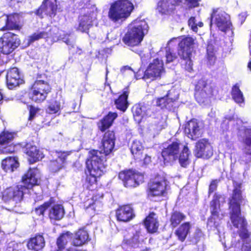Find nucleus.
Wrapping results in <instances>:
<instances>
[{
	"instance_id": "obj_1",
	"label": "nucleus",
	"mask_w": 251,
	"mask_h": 251,
	"mask_svg": "<svg viewBox=\"0 0 251 251\" xmlns=\"http://www.w3.org/2000/svg\"><path fill=\"white\" fill-rule=\"evenodd\" d=\"M39 175V171L36 168H30L23 176L22 184L14 187L7 189L3 193L2 199L5 202H20L23 198L26 190L37 185Z\"/></svg>"
},
{
	"instance_id": "obj_2",
	"label": "nucleus",
	"mask_w": 251,
	"mask_h": 251,
	"mask_svg": "<svg viewBox=\"0 0 251 251\" xmlns=\"http://www.w3.org/2000/svg\"><path fill=\"white\" fill-rule=\"evenodd\" d=\"M148 27L146 21L136 19L128 26V31L123 38V42L128 46L139 45L147 32Z\"/></svg>"
},
{
	"instance_id": "obj_3",
	"label": "nucleus",
	"mask_w": 251,
	"mask_h": 251,
	"mask_svg": "<svg viewBox=\"0 0 251 251\" xmlns=\"http://www.w3.org/2000/svg\"><path fill=\"white\" fill-rule=\"evenodd\" d=\"M133 9V4L128 0H118L111 4L108 16L116 23L126 19Z\"/></svg>"
},
{
	"instance_id": "obj_4",
	"label": "nucleus",
	"mask_w": 251,
	"mask_h": 251,
	"mask_svg": "<svg viewBox=\"0 0 251 251\" xmlns=\"http://www.w3.org/2000/svg\"><path fill=\"white\" fill-rule=\"evenodd\" d=\"M106 156L101 151H90L86 162L90 174L95 176H102L106 166Z\"/></svg>"
},
{
	"instance_id": "obj_5",
	"label": "nucleus",
	"mask_w": 251,
	"mask_h": 251,
	"mask_svg": "<svg viewBox=\"0 0 251 251\" xmlns=\"http://www.w3.org/2000/svg\"><path fill=\"white\" fill-rule=\"evenodd\" d=\"M210 210L211 216L208 218L207 227L209 230H217L218 234L223 231L222 220L224 217L220 208L219 201L217 197H214L210 202Z\"/></svg>"
},
{
	"instance_id": "obj_6",
	"label": "nucleus",
	"mask_w": 251,
	"mask_h": 251,
	"mask_svg": "<svg viewBox=\"0 0 251 251\" xmlns=\"http://www.w3.org/2000/svg\"><path fill=\"white\" fill-rule=\"evenodd\" d=\"M195 39L191 37H185L179 41L178 43V54L185 61V68L189 71L192 70V63L191 57Z\"/></svg>"
},
{
	"instance_id": "obj_7",
	"label": "nucleus",
	"mask_w": 251,
	"mask_h": 251,
	"mask_svg": "<svg viewBox=\"0 0 251 251\" xmlns=\"http://www.w3.org/2000/svg\"><path fill=\"white\" fill-rule=\"evenodd\" d=\"M20 44L18 36L12 32H7L0 38V51L3 54L12 52Z\"/></svg>"
},
{
	"instance_id": "obj_8",
	"label": "nucleus",
	"mask_w": 251,
	"mask_h": 251,
	"mask_svg": "<svg viewBox=\"0 0 251 251\" xmlns=\"http://www.w3.org/2000/svg\"><path fill=\"white\" fill-rule=\"evenodd\" d=\"M212 24H215L222 31L226 32L231 25L230 16L219 9L214 10L211 15L210 26Z\"/></svg>"
},
{
	"instance_id": "obj_9",
	"label": "nucleus",
	"mask_w": 251,
	"mask_h": 251,
	"mask_svg": "<svg viewBox=\"0 0 251 251\" xmlns=\"http://www.w3.org/2000/svg\"><path fill=\"white\" fill-rule=\"evenodd\" d=\"M92 10L84 9L85 12L81 13L78 17V25L76 26V29L81 32L88 33L89 29L93 26L96 19L97 12Z\"/></svg>"
},
{
	"instance_id": "obj_10",
	"label": "nucleus",
	"mask_w": 251,
	"mask_h": 251,
	"mask_svg": "<svg viewBox=\"0 0 251 251\" xmlns=\"http://www.w3.org/2000/svg\"><path fill=\"white\" fill-rule=\"evenodd\" d=\"M119 177L126 187H135L144 181L142 174L131 170L120 172Z\"/></svg>"
},
{
	"instance_id": "obj_11",
	"label": "nucleus",
	"mask_w": 251,
	"mask_h": 251,
	"mask_svg": "<svg viewBox=\"0 0 251 251\" xmlns=\"http://www.w3.org/2000/svg\"><path fill=\"white\" fill-rule=\"evenodd\" d=\"M211 87L207 84L205 79H199L195 86V97L200 104L204 103L208 97L213 95Z\"/></svg>"
},
{
	"instance_id": "obj_12",
	"label": "nucleus",
	"mask_w": 251,
	"mask_h": 251,
	"mask_svg": "<svg viewBox=\"0 0 251 251\" xmlns=\"http://www.w3.org/2000/svg\"><path fill=\"white\" fill-rule=\"evenodd\" d=\"M71 153V151H56L54 153L55 158L50 161L49 165L50 170L52 172L57 173L65 168L66 160Z\"/></svg>"
},
{
	"instance_id": "obj_13",
	"label": "nucleus",
	"mask_w": 251,
	"mask_h": 251,
	"mask_svg": "<svg viewBox=\"0 0 251 251\" xmlns=\"http://www.w3.org/2000/svg\"><path fill=\"white\" fill-rule=\"evenodd\" d=\"M241 191L240 188H236L233 193L232 199L229 203L230 220L232 221L234 225H237L236 218L238 215H240V203L242 201Z\"/></svg>"
},
{
	"instance_id": "obj_14",
	"label": "nucleus",
	"mask_w": 251,
	"mask_h": 251,
	"mask_svg": "<svg viewBox=\"0 0 251 251\" xmlns=\"http://www.w3.org/2000/svg\"><path fill=\"white\" fill-rule=\"evenodd\" d=\"M183 147V144L179 141L174 142L167 148H164L162 151V156L166 162H171L178 158L180 150Z\"/></svg>"
},
{
	"instance_id": "obj_15",
	"label": "nucleus",
	"mask_w": 251,
	"mask_h": 251,
	"mask_svg": "<svg viewBox=\"0 0 251 251\" xmlns=\"http://www.w3.org/2000/svg\"><path fill=\"white\" fill-rule=\"evenodd\" d=\"M14 138V133L3 131L0 134V154L15 151V146L12 143Z\"/></svg>"
},
{
	"instance_id": "obj_16",
	"label": "nucleus",
	"mask_w": 251,
	"mask_h": 251,
	"mask_svg": "<svg viewBox=\"0 0 251 251\" xmlns=\"http://www.w3.org/2000/svg\"><path fill=\"white\" fill-rule=\"evenodd\" d=\"M194 153L197 157L208 158L213 154L212 147L207 140L201 139L196 143Z\"/></svg>"
},
{
	"instance_id": "obj_17",
	"label": "nucleus",
	"mask_w": 251,
	"mask_h": 251,
	"mask_svg": "<svg viewBox=\"0 0 251 251\" xmlns=\"http://www.w3.org/2000/svg\"><path fill=\"white\" fill-rule=\"evenodd\" d=\"M163 60H159L158 59H154L145 72L144 76L141 78H145V76L148 78L160 77L163 72Z\"/></svg>"
},
{
	"instance_id": "obj_18",
	"label": "nucleus",
	"mask_w": 251,
	"mask_h": 251,
	"mask_svg": "<svg viewBox=\"0 0 251 251\" xmlns=\"http://www.w3.org/2000/svg\"><path fill=\"white\" fill-rule=\"evenodd\" d=\"M56 9V0H44L36 14L41 17H43V14L52 17L55 16Z\"/></svg>"
},
{
	"instance_id": "obj_19",
	"label": "nucleus",
	"mask_w": 251,
	"mask_h": 251,
	"mask_svg": "<svg viewBox=\"0 0 251 251\" xmlns=\"http://www.w3.org/2000/svg\"><path fill=\"white\" fill-rule=\"evenodd\" d=\"M19 15L17 14L8 16L3 14L0 18V22H3L5 26L2 27L1 29L20 30L21 25L19 24Z\"/></svg>"
},
{
	"instance_id": "obj_20",
	"label": "nucleus",
	"mask_w": 251,
	"mask_h": 251,
	"mask_svg": "<svg viewBox=\"0 0 251 251\" xmlns=\"http://www.w3.org/2000/svg\"><path fill=\"white\" fill-rule=\"evenodd\" d=\"M184 130L188 137L193 140L198 138L202 133L199 123L195 119L191 120L187 123Z\"/></svg>"
},
{
	"instance_id": "obj_21",
	"label": "nucleus",
	"mask_w": 251,
	"mask_h": 251,
	"mask_svg": "<svg viewBox=\"0 0 251 251\" xmlns=\"http://www.w3.org/2000/svg\"><path fill=\"white\" fill-rule=\"evenodd\" d=\"M166 182L164 179L160 181H155L149 184V197L159 196L165 193Z\"/></svg>"
},
{
	"instance_id": "obj_22",
	"label": "nucleus",
	"mask_w": 251,
	"mask_h": 251,
	"mask_svg": "<svg viewBox=\"0 0 251 251\" xmlns=\"http://www.w3.org/2000/svg\"><path fill=\"white\" fill-rule=\"evenodd\" d=\"M115 134L113 131L106 132L102 140V147L103 153L105 156L108 155L113 150L115 145Z\"/></svg>"
},
{
	"instance_id": "obj_23",
	"label": "nucleus",
	"mask_w": 251,
	"mask_h": 251,
	"mask_svg": "<svg viewBox=\"0 0 251 251\" xmlns=\"http://www.w3.org/2000/svg\"><path fill=\"white\" fill-rule=\"evenodd\" d=\"M116 215L118 221L127 222L134 217L133 209L129 205L120 206L116 212Z\"/></svg>"
},
{
	"instance_id": "obj_24",
	"label": "nucleus",
	"mask_w": 251,
	"mask_h": 251,
	"mask_svg": "<svg viewBox=\"0 0 251 251\" xmlns=\"http://www.w3.org/2000/svg\"><path fill=\"white\" fill-rule=\"evenodd\" d=\"M132 110L134 119L138 123H140L144 117L150 115V106L145 104H136L133 106Z\"/></svg>"
},
{
	"instance_id": "obj_25",
	"label": "nucleus",
	"mask_w": 251,
	"mask_h": 251,
	"mask_svg": "<svg viewBox=\"0 0 251 251\" xmlns=\"http://www.w3.org/2000/svg\"><path fill=\"white\" fill-rule=\"evenodd\" d=\"M181 2V0H163L158 3L157 10L162 14H169L174 9L175 6Z\"/></svg>"
},
{
	"instance_id": "obj_26",
	"label": "nucleus",
	"mask_w": 251,
	"mask_h": 251,
	"mask_svg": "<svg viewBox=\"0 0 251 251\" xmlns=\"http://www.w3.org/2000/svg\"><path fill=\"white\" fill-rule=\"evenodd\" d=\"M57 31V28L54 27L50 29L49 31H37L28 37V43H32L42 38H52L55 39L58 36H56L55 31Z\"/></svg>"
},
{
	"instance_id": "obj_27",
	"label": "nucleus",
	"mask_w": 251,
	"mask_h": 251,
	"mask_svg": "<svg viewBox=\"0 0 251 251\" xmlns=\"http://www.w3.org/2000/svg\"><path fill=\"white\" fill-rule=\"evenodd\" d=\"M25 152L31 158L29 159L30 163L41 160L44 156L42 151L37 149L36 146L28 144L26 146Z\"/></svg>"
},
{
	"instance_id": "obj_28",
	"label": "nucleus",
	"mask_w": 251,
	"mask_h": 251,
	"mask_svg": "<svg viewBox=\"0 0 251 251\" xmlns=\"http://www.w3.org/2000/svg\"><path fill=\"white\" fill-rule=\"evenodd\" d=\"M177 99L178 95L172 97L171 96V91H169L165 96L157 99L156 104L161 108H166L169 110H171L173 106L174 102Z\"/></svg>"
},
{
	"instance_id": "obj_29",
	"label": "nucleus",
	"mask_w": 251,
	"mask_h": 251,
	"mask_svg": "<svg viewBox=\"0 0 251 251\" xmlns=\"http://www.w3.org/2000/svg\"><path fill=\"white\" fill-rule=\"evenodd\" d=\"M144 225L149 232L154 233L157 231L159 223L154 213H151L146 217L144 220Z\"/></svg>"
},
{
	"instance_id": "obj_30",
	"label": "nucleus",
	"mask_w": 251,
	"mask_h": 251,
	"mask_svg": "<svg viewBox=\"0 0 251 251\" xmlns=\"http://www.w3.org/2000/svg\"><path fill=\"white\" fill-rule=\"evenodd\" d=\"M90 240L88 231L84 228L79 229L75 234L73 239V245L80 246Z\"/></svg>"
},
{
	"instance_id": "obj_31",
	"label": "nucleus",
	"mask_w": 251,
	"mask_h": 251,
	"mask_svg": "<svg viewBox=\"0 0 251 251\" xmlns=\"http://www.w3.org/2000/svg\"><path fill=\"white\" fill-rule=\"evenodd\" d=\"M1 165L5 172L12 173L19 167V163L17 157H8L2 160Z\"/></svg>"
},
{
	"instance_id": "obj_32",
	"label": "nucleus",
	"mask_w": 251,
	"mask_h": 251,
	"mask_svg": "<svg viewBox=\"0 0 251 251\" xmlns=\"http://www.w3.org/2000/svg\"><path fill=\"white\" fill-rule=\"evenodd\" d=\"M117 114L115 112H109L107 115L98 123L99 129L102 132L104 131L112 125L114 120L117 118Z\"/></svg>"
},
{
	"instance_id": "obj_33",
	"label": "nucleus",
	"mask_w": 251,
	"mask_h": 251,
	"mask_svg": "<svg viewBox=\"0 0 251 251\" xmlns=\"http://www.w3.org/2000/svg\"><path fill=\"white\" fill-rule=\"evenodd\" d=\"M130 149L134 158L141 161L143 158V153L144 150L142 142L137 140L133 141L131 144Z\"/></svg>"
},
{
	"instance_id": "obj_34",
	"label": "nucleus",
	"mask_w": 251,
	"mask_h": 251,
	"mask_svg": "<svg viewBox=\"0 0 251 251\" xmlns=\"http://www.w3.org/2000/svg\"><path fill=\"white\" fill-rule=\"evenodd\" d=\"M237 217L236 218L237 225H234L232 221H231V222L234 226L240 228L239 231L240 237L242 238H247L249 236L248 231L246 229L247 223L241 214L238 215Z\"/></svg>"
},
{
	"instance_id": "obj_35",
	"label": "nucleus",
	"mask_w": 251,
	"mask_h": 251,
	"mask_svg": "<svg viewBox=\"0 0 251 251\" xmlns=\"http://www.w3.org/2000/svg\"><path fill=\"white\" fill-rule=\"evenodd\" d=\"M45 245L44 238L42 235H38L30 239L27 243V247L29 249L38 251L43 249Z\"/></svg>"
},
{
	"instance_id": "obj_36",
	"label": "nucleus",
	"mask_w": 251,
	"mask_h": 251,
	"mask_svg": "<svg viewBox=\"0 0 251 251\" xmlns=\"http://www.w3.org/2000/svg\"><path fill=\"white\" fill-rule=\"evenodd\" d=\"M129 94L128 87L124 89L123 93L115 100V103L118 109L123 111H125L128 106L127 99Z\"/></svg>"
},
{
	"instance_id": "obj_37",
	"label": "nucleus",
	"mask_w": 251,
	"mask_h": 251,
	"mask_svg": "<svg viewBox=\"0 0 251 251\" xmlns=\"http://www.w3.org/2000/svg\"><path fill=\"white\" fill-rule=\"evenodd\" d=\"M51 208L49 212V217L50 219L59 220L61 219L64 215V210L63 207L60 204H52Z\"/></svg>"
},
{
	"instance_id": "obj_38",
	"label": "nucleus",
	"mask_w": 251,
	"mask_h": 251,
	"mask_svg": "<svg viewBox=\"0 0 251 251\" xmlns=\"http://www.w3.org/2000/svg\"><path fill=\"white\" fill-rule=\"evenodd\" d=\"M191 225L189 222H186L181 226L176 231V235L178 239L183 242L186 239L187 235L190 232Z\"/></svg>"
},
{
	"instance_id": "obj_39",
	"label": "nucleus",
	"mask_w": 251,
	"mask_h": 251,
	"mask_svg": "<svg viewBox=\"0 0 251 251\" xmlns=\"http://www.w3.org/2000/svg\"><path fill=\"white\" fill-rule=\"evenodd\" d=\"M182 151L179 156V162L182 167H186L189 163V155L190 154L188 147L183 145Z\"/></svg>"
},
{
	"instance_id": "obj_40",
	"label": "nucleus",
	"mask_w": 251,
	"mask_h": 251,
	"mask_svg": "<svg viewBox=\"0 0 251 251\" xmlns=\"http://www.w3.org/2000/svg\"><path fill=\"white\" fill-rule=\"evenodd\" d=\"M139 236L140 232L136 231L135 233H132V236L131 237H128L127 235L125 236L124 241L126 244L135 247L138 246L139 243Z\"/></svg>"
},
{
	"instance_id": "obj_41",
	"label": "nucleus",
	"mask_w": 251,
	"mask_h": 251,
	"mask_svg": "<svg viewBox=\"0 0 251 251\" xmlns=\"http://www.w3.org/2000/svg\"><path fill=\"white\" fill-rule=\"evenodd\" d=\"M32 89H35L48 94L51 88L48 82L43 80H38L33 85Z\"/></svg>"
},
{
	"instance_id": "obj_42",
	"label": "nucleus",
	"mask_w": 251,
	"mask_h": 251,
	"mask_svg": "<svg viewBox=\"0 0 251 251\" xmlns=\"http://www.w3.org/2000/svg\"><path fill=\"white\" fill-rule=\"evenodd\" d=\"M232 96L233 99L236 103H241L244 102V98L242 92L239 89V86L237 84H235L232 89Z\"/></svg>"
},
{
	"instance_id": "obj_43",
	"label": "nucleus",
	"mask_w": 251,
	"mask_h": 251,
	"mask_svg": "<svg viewBox=\"0 0 251 251\" xmlns=\"http://www.w3.org/2000/svg\"><path fill=\"white\" fill-rule=\"evenodd\" d=\"M47 94L48 93L46 92L33 89L32 92L31 94V98L32 100L36 102H40L46 99Z\"/></svg>"
},
{
	"instance_id": "obj_44",
	"label": "nucleus",
	"mask_w": 251,
	"mask_h": 251,
	"mask_svg": "<svg viewBox=\"0 0 251 251\" xmlns=\"http://www.w3.org/2000/svg\"><path fill=\"white\" fill-rule=\"evenodd\" d=\"M185 216L179 212H174L171 217V225L173 227L176 226L182 221L185 219Z\"/></svg>"
},
{
	"instance_id": "obj_45",
	"label": "nucleus",
	"mask_w": 251,
	"mask_h": 251,
	"mask_svg": "<svg viewBox=\"0 0 251 251\" xmlns=\"http://www.w3.org/2000/svg\"><path fill=\"white\" fill-rule=\"evenodd\" d=\"M71 239L69 232L62 234L58 239L56 242L57 245L59 250L64 248L65 246L68 241Z\"/></svg>"
},
{
	"instance_id": "obj_46",
	"label": "nucleus",
	"mask_w": 251,
	"mask_h": 251,
	"mask_svg": "<svg viewBox=\"0 0 251 251\" xmlns=\"http://www.w3.org/2000/svg\"><path fill=\"white\" fill-rule=\"evenodd\" d=\"M245 134V137L244 141L246 145V152L247 154L251 155V129H246Z\"/></svg>"
},
{
	"instance_id": "obj_47",
	"label": "nucleus",
	"mask_w": 251,
	"mask_h": 251,
	"mask_svg": "<svg viewBox=\"0 0 251 251\" xmlns=\"http://www.w3.org/2000/svg\"><path fill=\"white\" fill-rule=\"evenodd\" d=\"M207 58L210 65L214 63L215 61V50L214 46L210 44H208L207 47Z\"/></svg>"
},
{
	"instance_id": "obj_48",
	"label": "nucleus",
	"mask_w": 251,
	"mask_h": 251,
	"mask_svg": "<svg viewBox=\"0 0 251 251\" xmlns=\"http://www.w3.org/2000/svg\"><path fill=\"white\" fill-rule=\"evenodd\" d=\"M24 83V79H6V85L9 89L16 88Z\"/></svg>"
},
{
	"instance_id": "obj_49",
	"label": "nucleus",
	"mask_w": 251,
	"mask_h": 251,
	"mask_svg": "<svg viewBox=\"0 0 251 251\" xmlns=\"http://www.w3.org/2000/svg\"><path fill=\"white\" fill-rule=\"evenodd\" d=\"M58 29H57V31H55L56 33L55 35L57 36V38H55L54 40H58L59 38H60L63 42L65 43L67 45L69 46V49L71 50V48H74V41L72 37L70 36V35H65L64 37H61V35H58Z\"/></svg>"
},
{
	"instance_id": "obj_50",
	"label": "nucleus",
	"mask_w": 251,
	"mask_h": 251,
	"mask_svg": "<svg viewBox=\"0 0 251 251\" xmlns=\"http://www.w3.org/2000/svg\"><path fill=\"white\" fill-rule=\"evenodd\" d=\"M177 56L176 53L171 50L170 49H167L166 50V54L164 59L163 60L165 61V64L167 65L171 62H173L176 59Z\"/></svg>"
},
{
	"instance_id": "obj_51",
	"label": "nucleus",
	"mask_w": 251,
	"mask_h": 251,
	"mask_svg": "<svg viewBox=\"0 0 251 251\" xmlns=\"http://www.w3.org/2000/svg\"><path fill=\"white\" fill-rule=\"evenodd\" d=\"M54 203V201L53 198H50V201L45 202L43 205L40 206L38 208L36 209V212L38 215H43L46 209L51 206L52 204Z\"/></svg>"
},
{
	"instance_id": "obj_52",
	"label": "nucleus",
	"mask_w": 251,
	"mask_h": 251,
	"mask_svg": "<svg viewBox=\"0 0 251 251\" xmlns=\"http://www.w3.org/2000/svg\"><path fill=\"white\" fill-rule=\"evenodd\" d=\"M6 78H21L19 70L17 68H13L6 73Z\"/></svg>"
},
{
	"instance_id": "obj_53",
	"label": "nucleus",
	"mask_w": 251,
	"mask_h": 251,
	"mask_svg": "<svg viewBox=\"0 0 251 251\" xmlns=\"http://www.w3.org/2000/svg\"><path fill=\"white\" fill-rule=\"evenodd\" d=\"M60 103L57 101H55L51 103L48 108L47 109V112L49 114L56 113L60 110Z\"/></svg>"
},
{
	"instance_id": "obj_54",
	"label": "nucleus",
	"mask_w": 251,
	"mask_h": 251,
	"mask_svg": "<svg viewBox=\"0 0 251 251\" xmlns=\"http://www.w3.org/2000/svg\"><path fill=\"white\" fill-rule=\"evenodd\" d=\"M167 117L166 116L161 117L159 121H155V123L156 124V127L155 130L156 131L161 130L162 129L165 128L167 126L166 122Z\"/></svg>"
},
{
	"instance_id": "obj_55",
	"label": "nucleus",
	"mask_w": 251,
	"mask_h": 251,
	"mask_svg": "<svg viewBox=\"0 0 251 251\" xmlns=\"http://www.w3.org/2000/svg\"><path fill=\"white\" fill-rule=\"evenodd\" d=\"M28 110L29 112L28 120L32 121L35 118L36 115L39 112L40 109L33 106H29Z\"/></svg>"
},
{
	"instance_id": "obj_56",
	"label": "nucleus",
	"mask_w": 251,
	"mask_h": 251,
	"mask_svg": "<svg viewBox=\"0 0 251 251\" xmlns=\"http://www.w3.org/2000/svg\"><path fill=\"white\" fill-rule=\"evenodd\" d=\"M197 20L194 17H191L188 20V25L191 29L195 32H197L198 28L197 27Z\"/></svg>"
},
{
	"instance_id": "obj_57",
	"label": "nucleus",
	"mask_w": 251,
	"mask_h": 251,
	"mask_svg": "<svg viewBox=\"0 0 251 251\" xmlns=\"http://www.w3.org/2000/svg\"><path fill=\"white\" fill-rule=\"evenodd\" d=\"M100 176H95L91 175L86 178V182L88 183L87 188L89 189H91V186L96 183L97 177H100Z\"/></svg>"
},
{
	"instance_id": "obj_58",
	"label": "nucleus",
	"mask_w": 251,
	"mask_h": 251,
	"mask_svg": "<svg viewBox=\"0 0 251 251\" xmlns=\"http://www.w3.org/2000/svg\"><path fill=\"white\" fill-rule=\"evenodd\" d=\"M219 181V180L218 179H214L211 182L209 186L208 193L209 195L214 192L216 190Z\"/></svg>"
},
{
	"instance_id": "obj_59",
	"label": "nucleus",
	"mask_w": 251,
	"mask_h": 251,
	"mask_svg": "<svg viewBox=\"0 0 251 251\" xmlns=\"http://www.w3.org/2000/svg\"><path fill=\"white\" fill-rule=\"evenodd\" d=\"M188 2V5L189 7H195L198 6L199 5V1L201 0H184Z\"/></svg>"
},
{
	"instance_id": "obj_60",
	"label": "nucleus",
	"mask_w": 251,
	"mask_h": 251,
	"mask_svg": "<svg viewBox=\"0 0 251 251\" xmlns=\"http://www.w3.org/2000/svg\"><path fill=\"white\" fill-rule=\"evenodd\" d=\"M121 71L122 73H125L126 71H129L134 75L135 77H136L135 72L133 71L131 69V68L129 66H126L123 67L121 69Z\"/></svg>"
},
{
	"instance_id": "obj_61",
	"label": "nucleus",
	"mask_w": 251,
	"mask_h": 251,
	"mask_svg": "<svg viewBox=\"0 0 251 251\" xmlns=\"http://www.w3.org/2000/svg\"><path fill=\"white\" fill-rule=\"evenodd\" d=\"M141 160H143L144 164H148L151 162V158L146 154H145L144 155L143 154V158Z\"/></svg>"
},
{
	"instance_id": "obj_62",
	"label": "nucleus",
	"mask_w": 251,
	"mask_h": 251,
	"mask_svg": "<svg viewBox=\"0 0 251 251\" xmlns=\"http://www.w3.org/2000/svg\"><path fill=\"white\" fill-rule=\"evenodd\" d=\"M202 235V233L201 230L200 229L197 228L195 230L194 237L195 238L198 240L201 236Z\"/></svg>"
},
{
	"instance_id": "obj_63",
	"label": "nucleus",
	"mask_w": 251,
	"mask_h": 251,
	"mask_svg": "<svg viewBox=\"0 0 251 251\" xmlns=\"http://www.w3.org/2000/svg\"><path fill=\"white\" fill-rule=\"evenodd\" d=\"M243 251H251V247L250 245H244L242 247Z\"/></svg>"
},
{
	"instance_id": "obj_64",
	"label": "nucleus",
	"mask_w": 251,
	"mask_h": 251,
	"mask_svg": "<svg viewBox=\"0 0 251 251\" xmlns=\"http://www.w3.org/2000/svg\"><path fill=\"white\" fill-rule=\"evenodd\" d=\"M93 200L94 201V204L97 205L99 203V201H98L97 196H95L93 197Z\"/></svg>"
}]
</instances>
